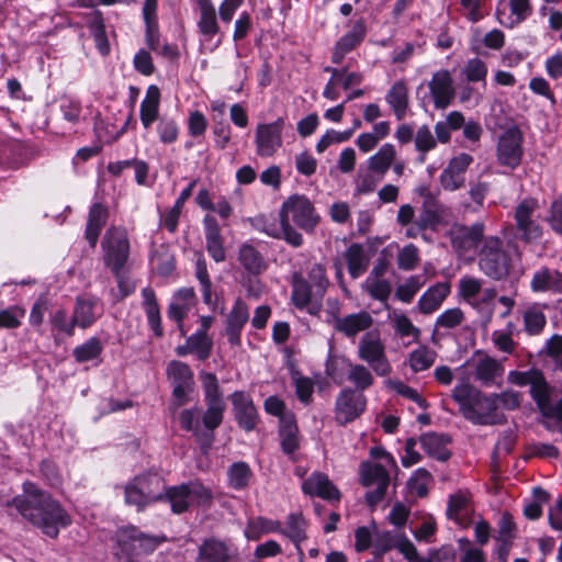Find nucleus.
I'll list each match as a JSON object with an SVG mask.
<instances>
[{
  "label": "nucleus",
  "mask_w": 562,
  "mask_h": 562,
  "mask_svg": "<svg viewBox=\"0 0 562 562\" xmlns=\"http://www.w3.org/2000/svg\"><path fill=\"white\" fill-rule=\"evenodd\" d=\"M236 259L244 273L262 274L268 269L263 255L248 241L238 246Z\"/></svg>",
  "instance_id": "nucleus-23"
},
{
  "label": "nucleus",
  "mask_w": 562,
  "mask_h": 562,
  "mask_svg": "<svg viewBox=\"0 0 562 562\" xmlns=\"http://www.w3.org/2000/svg\"><path fill=\"white\" fill-rule=\"evenodd\" d=\"M284 119L278 117L272 123L259 124L256 131L257 154L260 157L272 156L282 146Z\"/></svg>",
  "instance_id": "nucleus-16"
},
{
  "label": "nucleus",
  "mask_w": 562,
  "mask_h": 562,
  "mask_svg": "<svg viewBox=\"0 0 562 562\" xmlns=\"http://www.w3.org/2000/svg\"><path fill=\"white\" fill-rule=\"evenodd\" d=\"M291 300L295 307L303 310L312 305L311 314L319 311L322 300L329 285L326 269L321 263H313L307 271V278L301 272H294L291 278Z\"/></svg>",
  "instance_id": "nucleus-3"
},
{
  "label": "nucleus",
  "mask_w": 562,
  "mask_h": 562,
  "mask_svg": "<svg viewBox=\"0 0 562 562\" xmlns=\"http://www.w3.org/2000/svg\"><path fill=\"white\" fill-rule=\"evenodd\" d=\"M493 397H495V404L498 407L501 405L506 411H515L521 404V393L512 389L501 393H493Z\"/></svg>",
  "instance_id": "nucleus-61"
},
{
  "label": "nucleus",
  "mask_w": 562,
  "mask_h": 562,
  "mask_svg": "<svg viewBox=\"0 0 562 562\" xmlns=\"http://www.w3.org/2000/svg\"><path fill=\"white\" fill-rule=\"evenodd\" d=\"M142 296L148 325L156 337H161L164 335V330L161 327L160 310L155 291L150 286H146L142 290Z\"/></svg>",
  "instance_id": "nucleus-31"
},
{
  "label": "nucleus",
  "mask_w": 562,
  "mask_h": 562,
  "mask_svg": "<svg viewBox=\"0 0 562 562\" xmlns=\"http://www.w3.org/2000/svg\"><path fill=\"white\" fill-rule=\"evenodd\" d=\"M368 293L378 301H386L391 294V284L385 279L368 277L364 283Z\"/></svg>",
  "instance_id": "nucleus-57"
},
{
  "label": "nucleus",
  "mask_w": 562,
  "mask_h": 562,
  "mask_svg": "<svg viewBox=\"0 0 562 562\" xmlns=\"http://www.w3.org/2000/svg\"><path fill=\"white\" fill-rule=\"evenodd\" d=\"M198 4L200 8L198 27L202 35L211 40L220 32L215 8L211 0H198Z\"/></svg>",
  "instance_id": "nucleus-34"
},
{
  "label": "nucleus",
  "mask_w": 562,
  "mask_h": 562,
  "mask_svg": "<svg viewBox=\"0 0 562 562\" xmlns=\"http://www.w3.org/2000/svg\"><path fill=\"white\" fill-rule=\"evenodd\" d=\"M248 319L249 312L246 303L241 299H237L225 322V336L232 346H240L241 331Z\"/></svg>",
  "instance_id": "nucleus-21"
},
{
  "label": "nucleus",
  "mask_w": 562,
  "mask_h": 562,
  "mask_svg": "<svg viewBox=\"0 0 562 562\" xmlns=\"http://www.w3.org/2000/svg\"><path fill=\"white\" fill-rule=\"evenodd\" d=\"M348 367L349 370L347 373V379L355 385L353 390H357L358 392L362 393L363 391L372 386L374 378L367 367H364L363 364L353 363H349Z\"/></svg>",
  "instance_id": "nucleus-44"
},
{
  "label": "nucleus",
  "mask_w": 562,
  "mask_h": 562,
  "mask_svg": "<svg viewBox=\"0 0 562 562\" xmlns=\"http://www.w3.org/2000/svg\"><path fill=\"white\" fill-rule=\"evenodd\" d=\"M149 504L164 501L165 483L157 474H147L134 479Z\"/></svg>",
  "instance_id": "nucleus-36"
},
{
  "label": "nucleus",
  "mask_w": 562,
  "mask_h": 562,
  "mask_svg": "<svg viewBox=\"0 0 562 562\" xmlns=\"http://www.w3.org/2000/svg\"><path fill=\"white\" fill-rule=\"evenodd\" d=\"M436 144V139L427 125H423L417 130L415 135V147L422 154L419 157L420 162H425L426 153L434 149Z\"/></svg>",
  "instance_id": "nucleus-54"
},
{
  "label": "nucleus",
  "mask_w": 562,
  "mask_h": 562,
  "mask_svg": "<svg viewBox=\"0 0 562 562\" xmlns=\"http://www.w3.org/2000/svg\"><path fill=\"white\" fill-rule=\"evenodd\" d=\"M167 376L171 381L172 396L177 406L188 403L194 386L193 372L190 367L184 362L172 360L167 367Z\"/></svg>",
  "instance_id": "nucleus-15"
},
{
  "label": "nucleus",
  "mask_w": 562,
  "mask_h": 562,
  "mask_svg": "<svg viewBox=\"0 0 562 562\" xmlns=\"http://www.w3.org/2000/svg\"><path fill=\"white\" fill-rule=\"evenodd\" d=\"M103 260L114 276L122 272L130 256L127 233L119 227H111L102 239Z\"/></svg>",
  "instance_id": "nucleus-6"
},
{
  "label": "nucleus",
  "mask_w": 562,
  "mask_h": 562,
  "mask_svg": "<svg viewBox=\"0 0 562 562\" xmlns=\"http://www.w3.org/2000/svg\"><path fill=\"white\" fill-rule=\"evenodd\" d=\"M206 250L216 262H223L226 258L221 228L216 218L206 215L203 220Z\"/></svg>",
  "instance_id": "nucleus-25"
},
{
  "label": "nucleus",
  "mask_w": 562,
  "mask_h": 562,
  "mask_svg": "<svg viewBox=\"0 0 562 562\" xmlns=\"http://www.w3.org/2000/svg\"><path fill=\"white\" fill-rule=\"evenodd\" d=\"M450 294V284L447 282H438L430 286L418 300L417 307L423 314H431L436 312Z\"/></svg>",
  "instance_id": "nucleus-28"
},
{
  "label": "nucleus",
  "mask_w": 562,
  "mask_h": 562,
  "mask_svg": "<svg viewBox=\"0 0 562 562\" xmlns=\"http://www.w3.org/2000/svg\"><path fill=\"white\" fill-rule=\"evenodd\" d=\"M231 400L238 426L247 432L252 431L259 423V415L251 397L243 391H236Z\"/></svg>",
  "instance_id": "nucleus-18"
},
{
  "label": "nucleus",
  "mask_w": 562,
  "mask_h": 562,
  "mask_svg": "<svg viewBox=\"0 0 562 562\" xmlns=\"http://www.w3.org/2000/svg\"><path fill=\"white\" fill-rule=\"evenodd\" d=\"M164 501L170 503L171 510L175 514H182L187 512L191 505L189 494L187 492V485L184 483L178 486L165 488Z\"/></svg>",
  "instance_id": "nucleus-43"
},
{
  "label": "nucleus",
  "mask_w": 562,
  "mask_h": 562,
  "mask_svg": "<svg viewBox=\"0 0 562 562\" xmlns=\"http://www.w3.org/2000/svg\"><path fill=\"white\" fill-rule=\"evenodd\" d=\"M465 319L464 313L459 307H453L442 312L436 319L435 329H452L458 327Z\"/></svg>",
  "instance_id": "nucleus-56"
},
{
  "label": "nucleus",
  "mask_w": 562,
  "mask_h": 562,
  "mask_svg": "<svg viewBox=\"0 0 562 562\" xmlns=\"http://www.w3.org/2000/svg\"><path fill=\"white\" fill-rule=\"evenodd\" d=\"M200 380L204 392L206 411L203 413V424L207 428H218L223 423L226 404L214 373L202 371Z\"/></svg>",
  "instance_id": "nucleus-5"
},
{
  "label": "nucleus",
  "mask_w": 562,
  "mask_h": 562,
  "mask_svg": "<svg viewBox=\"0 0 562 562\" xmlns=\"http://www.w3.org/2000/svg\"><path fill=\"white\" fill-rule=\"evenodd\" d=\"M524 136L516 126L507 128L498 138L496 147L497 162L509 169H516L520 164L524 155L522 148Z\"/></svg>",
  "instance_id": "nucleus-12"
},
{
  "label": "nucleus",
  "mask_w": 562,
  "mask_h": 562,
  "mask_svg": "<svg viewBox=\"0 0 562 562\" xmlns=\"http://www.w3.org/2000/svg\"><path fill=\"white\" fill-rule=\"evenodd\" d=\"M428 88L434 100V105L439 110L448 108L456 97L452 76L446 69L436 71L432 75Z\"/></svg>",
  "instance_id": "nucleus-19"
},
{
  "label": "nucleus",
  "mask_w": 562,
  "mask_h": 562,
  "mask_svg": "<svg viewBox=\"0 0 562 562\" xmlns=\"http://www.w3.org/2000/svg\"><path fill=\"white\" fill-rule=\"evenodd\" d=\"M188 342L192 353L196 355L199 360L204 361L211 356L213 340L207 334L196 331L188 337Z\"/></svg>",
  "instance_id": "nucleus-47"
},
{
  "label": "nucleus",
  "mask_w": 562,
  "mask_h": 562,
  "mask_svg": "<svg viewBox=\"0 0 562 562\" xmlns=\"http://www.w3.org/2000/svg\"><path fill=\"white\" fill-rule=\"evenodd\" d=\"M34 527L53 539H56L61 528L71 524V517L60 503L40 488L33 482L23 484V494L13 497L7 503Z\"/></svg>",
  "instance_id": "nucleus-1"
},
{
  "label": "nucleus",
  "mask_w": 562,
  "mask_h": 562,
  "mask_svg": "<svg viewBox=\"0 0 562 562\" xmlns=\"http://www.w3.org/2000/svg\"><path fill=\"white\" fill-rule=\"evenodd\" d=\"M481 290L482 280L474 277L464 276L460 279L458 284L459 295L473 306L477 305L474 303V299L479 295Z\"/></svg>",
  "instance_id": "nucleus-51"
},
{
  "label": "nucleus",
  "mask_w": 562,
  "mask_h": 562,
  "mask_svg": "<svg viewBox=\"0 0 562 562\" xmlns=\"http://www.w3.org/2000/svg\"><path fill=\"white\" fill-rule=\"evenodd\" d=\"M510 258L503 249V240L497 236L485 237L479 252L481 271L493 280H502L510 270Z\"/></svg>",
  "instance_id": "nucleus-4"
},
{
  "label": "nucleus",
  "mask_w": 562,
  "mask_h": 562,
  "mask_svg": "<svg viewBox=\"0 0 562 562\" xmlns=\"http://www.w3.org/2000/svg\"><path fill=\"white\" fill-rule=\"evenodd\" d=\"M345 259L347 261L348 272L352 279H358L369 267V258L364 247L358 243H353L347 248Z\"/></svg>",
  "instance_id": "nucleus-33"
},
{
  "label": "nucleus",
  "mask_w": 562,
  "mask_h": 562,
  "mask_svg": "<svg viewBox=\"0 0 562 562\" xmlns=\"http://www.w3.org/2000/svg\"><path fill=\"white\" fill-rule=\"evenodd\" d=\"M395 156V147L392 144H384L376 154L369 158L368 167L373 172L384 176L394 161Z\"/></svg>",
  "instance_id": "nucleus-42"
},
{
  "label": "nucleus",
  "mask_w": 562,
  "mask_h": 562,
  "mask_svg": "<svg viewBox=\"0 0 562 562\" xmlns=\"http://www.w3.org/2000/svg\"><path fill=\"white\" fill-rule=\"evenodd\" d=\"M529 386L530 396L535 401L538 408L543 406V404L550 400L551 387L541 371H539L536 378H533Z\"/></svg>",
  "instance_id": "nucleus-50"
},
{
  "label": "nucleus",
  "mask_w": 562,
  "mask_h": 562,
  "mask_svg": "<svg viewBox=\"0 0 562 562\" xmlns=\"http://www.w3.org/2000/svg\"><path fill=\"white\" fill-rule=\"evenodd\" d=\"M361 484L366 487L375 486L366 493L368 506L374 508L384 497L390 485V474L380 463L363 461L359 469Z\"/></svg>",
  "instance_id": "nucleus-8"
},
{
  "label": "nucleus",
  "mask_w": 562,
  "mask_h": 562,
  "mask_svg": "<svg viewBox=\"0 0 562 562\" xmlns=\"http://www.w3.org/2000/svg\"><path fill=\"white\" fill-rule=\"evenodd\" d=\"M335 304L336 312H331V319H328V323L331 324L338 333L344 334L348 338H352L372 326L373 318L368 312L362 311L340 317L338 301H335Z\"/></svg>",
  "instance_id": "nucleus-17"
},
{
  "label": "nucleus",
  "mask_w": 562,
  "mask_h": 562,
  "mask_svg": "<svg viewBox=\"0 0 562 562\" xmlns=\"http://www.w3.org/2000/svg\"><path fill=\"white\" fill-rule=\"evenodd\" d=\"M419 262V251L414 244L404 246L397 255V267L402 270H413Z\"/></svg>",
  "instance_id": "nucleus-58"
},
{
  "label": "nucleus",
  "mask_w": 562,
  "mask_h": 562,
  "mask_svg": "<svg viewBox=\"0 0 562 562\" xmlns=\"http://www.w3.org/2000/svg\"><path fill=\"white\" fill-rule=\"evenodd\" d=\"M366 36V26L362 21H358L353 24L352 29L346 33L339 41L336 43L338 48H341L342 52H351L356 48Z\"/></svg>",
  "instance_id": "nucleus-49"
},
{
  "label": "nucleus",
  "mask_w": 562,
  "mask_h": 562,
  "mask_svg": "<svg viewBox=\"0 0 562 562\" xmlns=\"http://www.w3.org/2000/svg\"><path fill=\"white\" fill-rule=\"evenodd\" d=\"M468 364L472 367L474 380L481 385L486 387L502 386L505 368L497 359L477 352V358H473Z\"/></svg>",
  "instance_id": "nucleus-14"
},
{
  "label": "nucleus",
  "mask_w": 562,
  "mask_h": 562,
  "mask_svg": "<svg viewBox=\"0 0 562 562\" xmlns=\"http://www.w3.org/2000/svg\"><path fill=\"white\" fill-rule=\"evenodd\" d=\"M157 133L160 142L164 144H172L178 138L179 127L175 120L164 116L158 122Z\"/></svg>",
  "instance_id": "nucleus-60"
},
{
  "label": "nucleus",
  "mask_w": 562,
  "mask_h": 562,
  "mask_svg": "<svg viewBox=\"0 0 562 562\" xmlns=\"http://www.w3.org/2000/svg\"><path fill=\"white\" fill-rule=\"evenodd\" d=\"M184 484L187 485V492L189 494L191 505H202L211 501L212 493L203 484L199 482H189Z\"/></svg>",
  "instance_id": "nucleus-63"
},
{
  "label": "nucleus",
  "mask_w": 562,
  "mask_h": 562,
  "mask_svg": "<svg viewBox=\"0 0 562 562\" xmlns=\"http://www.w3.org/2000/svg\"><path fill=\"white\" fill-rule=\"evenodd\" d=\"M302 490L305 494L316 495L327 501H338L340 493L324 473H313L302 483Z\"/></svg>",
  "instance_id": "nucleus-24"
},
{
  "label": "nucleus",
  "mask_w": 562,
  "mask_h": 562,
  "mask_svg": "<svg viewBox=\"0 0 562 562\" xmlns=\"http://www.w3.org/2000/svg\"><path fill=\"white\" fill-rule=\"evenodd\" d=\"M95 307L97 299L77 297L74 310L77 326L81 328L90 327L97 319Z\"/></svg>",
  "instance_id": "nucleus-39"
},
{
  "label": "nucleus",
  "mask_w": 562,
  "mask_h": 562,
  "mask_svg": "<svg viewBox=\"0 0 562 562\" xmlns=\"http://www.w3.org/2000/svg\"><path fill=\"white\" fill-rule=\"evenodd\" d=\"M539 209V202L535 198L522 199L514 209V220L519 239L529 244L542 236L541 225L533 218Z\"/></svg>",
  "instance_id": "nucleus-9"
},
{
  "label": "nucleus",
  "mask_w": 562,
  "mask_h": 562,
  "mask_svg": "<svg viewBox=\"0 0 562 562\" xmlns=\"http://www.w3.org/2000/svg\"><path fill=\"white\" fill-rule=\"evenodd\" d=\"M109 210L101 203H93L89 210L85 237L91 247H95L100 233L105 226Z\"/></svg>",
  "instance_id": "nucleus-27"
},
{
  "label": "nucleus",
  "mask_w": 562,
  "mask_h": 562,
  "mask_svg": "<svg viewBox=\"0 0 562 562\" xmlns=\"http://www.w3.org/2000/svg\"><path fill=\"white\" fill-rule=\"evenodd\" d=\"M280 218L292 221L305 232L314 231L319 222L313 203L303 194H293L282 203Z\"/></svg>",
  "instance_id": "nucleus-7"
},
{
  "label": "nucleus",
  "mask_w": 562,
  "mask_h": 562,
  "mask_svg": "<svg viewBox=\"0 0 562 562\" xmlns=\"http://www.w3.org/2000/svg\"><path fill=\"white\" fill-rule=\"evenodd\" d=\"M484 224L474 223L471 226H459L451 232L452 247L459 252L475 250L480 244L483 245Z\"/></svg>",
  "instance_id": "nucleus-20"
},
{
  "label": "nucleus",
  "mask_w": 562,
  "mask_h": 562,
  "mask_svg": "<svg viewBox=\"0 0 562 562\" xmlns=\"http://www.w3.org/2000/svg\"><path fill=\"white\" fill-rule=\"evenodd\" d=\"M425 284V277L416 274L409 277L403 284L396 289V296L404 303H409L415 294Z\"/></svg>",
  "instance_id": "nucleus-53"
},
{
  "label": "nucleus",
  "mask_w": 562,
  "mask_h": 562,
  "mask_svg": "<svg viewBox=\"0 0 562 562\" xmlns=\"http://www.w3.org/2000/svg\"><path fill=\"white\" fill-rule=\"evenodd\" d=\"M367 408V397L363 393L351 387H344L335 402V420L340 426H346L359 418Z\"/></svg>",
  "instance_id": "nucleus-11"
},
{
  "label": "nucleus",
  "mask_w": 562,
  "mask_h": 562,
  "mask_svg": "<svg viewBox=\"0 0 562 562\" xmlns=\"http://www.w3.org/2000/svg\"><path fill=\"white\" fill-rule=\"evenodd\" d=\"M353 134V130L337 132L334 130L327 131L317 142L316 151L324 153L331 144L347 142Z\"/></svg>",
  "instance_id": "nucleus-59"
},
{
  "label": "nucleus",
  "mask_w": 562,
  "mask_h": 562,
  "mask_svg": "<svg viewBox=\"0 0 562 562\" xmlns=\"http://www.w3.org/2000/svg\"><path fill=\"white\" fill-rule=\"evenodd\" d=\"M463 74L469 82H486L487 66L480 58L469 59L463 68Z\"/></svg>",
  "instance_id": "nucleus-55"
},
{
  "label": "nucleus",
  "mask_w": 562,
  "mask_h": 562,
  "mask_svg": "<svg viewBox=\"0 0 562 562\" xmlns=\"http://www.w3.org/2000/svg\"><path fill=\"white\" fill-rule=\"evenodd\" d=\"M547 222L555 234L562 235V193L552 202Z\"/></svg>",
  "instance_id": "nucleus-64"
},
{
  "label": "nucleus",
  "mask_w": 562,
  "mask_h": 562,
  "mask_svg": "<svg viewBox=\"0 0 562 562\" xmlns=\"http://www.w3.org/2000/svg\"><path fill=\"white\" fill-rule=\"evenodd\" d=\"M450 443L451 437L447 434L426 432L420 436V445L425 452L441 462L451 457V451L448 449Z\"/></svg>",
  "instance_id": "nucleus-26"
},
{
  "label": "nucleus",
  "mask_w": 562,
  "mask_h": 562,
  "mask_svg": "<svg viewBox=\"0 0 562 562\" xmlns=\"http://www.w3.org/2000/svg\"><path fill=\"white\" fill-rule=\"evenodd\" d=\"M530 289L535 293L562 294V272L547 266L540 267L532 273Z\"/></svg>",
  "instance_id": "nucleus-22"
},
{
  "label": "nucleus",
  "mask_w": 562,
  "mask_h": 562,
  "mask_svg": "<svg viewBox=\"0 0 562 562\" xmlns=\"http://www.w3.org/2000/svg\"><path fill=\"white\" fill-rule=\"evenodd\" d=\"M202 409L198 406L186 408L179 415L182 429L192 432L203 454H207L215 439L214 430L207 428L202 420Z\"/></svg>",
  "instance_id": "nucleus-13"
},
{
  "label": "nucleus",
  "mask_w": 562,
  "mask_h": 562,
  "mask_svg": "<svg viewBox=\"0 0 562 562\" xmlns=\"http://www.w3.org/2000/svg\"><path fill=\"white\" fill-rule=\"evenodd\" d=\"M437 353L428 347H419L413 350L409 355V364L414 372H420L429 369L435 360Z\"/></svg>",
  "instance_id": "nucleus-48"
},
{
  "label": "nucleus",
  "mask_w": 562,
  "mask_h": 562,
  "mask_svg": "<svg viewBox=\"0 0 562 562\" xmlns=\"http://www.w3.org/2000/svg\"><path fill=\"white\" fill-rule=\"evenodd\" d=\"M386 102L393 109L397 120H402L408 108V88L403 81H396L385 95Z\"/></svg>",
  "instance_id": "nucleus-35"
},
{
  "label": "nucleus",
  "mask_w": 562,
  "mask_h": 562,
  "mask_svg": "<svg viewBox=\"0 0 562 562\" xmlns=\"http://www.w3.org/2000/svg\"><path fill=\"white\" fill-rule=\"evenodd\" d=\"M101 351V341L95 337H91L86 342L74 349V357L77 362H87L98 358Z\"/></svg>",
  "instance_id": "nucleus-52"
},
{
  "label": "nucleus",
  "mask_w": 562,
  "mask_h": 562,
  "mask_svg": "<svg viewBox=\"0 0 562 562\" xmlns=\"http://www.w3.org/2000/svg\"><path fill=\"white\" fill-rule=\"evenodd\" d=\"M160 90L151 85L146 91V95L140 103L139 116L145 128H149L159 115Z\"/></svg>",
  "instance_id": "nucleus-30"
},
{
  "label": "nucleus",
  "mask_w": 562,
  "mask_h": 562,
  "mask_svg": "<svg viewBox=\"0 0 562 562\" xmlns=\"http://www.w3.org/2000/svg\"><path fill=\"white\" fill-rule=\"evenodd\" d=\"M195 277L201 284L203 302L210 306L214 305L212 297V281L207 272L206 261L202 254H199L195 261Z\"/></svg>",
  "instance_id": "nucleus-45"
},
{
  "label": "nucleus",
  "mask_w": 562,
  "mask_h": 562,
  "mask_svg": "<svg viewBox=\"0 0 562 562\" xmlns=\"http://www.w3.org/2000/svg\"><path fill=\"white\" fill-rule=\"evenodd\" d=\"M306 520L302 514H290L286 519V527L282 531L288 536L297 547L300 542L306 539Z\"/></svg>",
  "instance_id": "nucleus-46"
},
{
  "label": "nucleus",
  "mask_w": 562,
  "mask_h": 562,
  "mask_svg": "<svg viewBox=\"0 0 562 562\" xmlns=\"http://www.w3.org/2000/svg\"><path fill=\"white\" fill-rule=\"evenodd\" d=\"M358 357L380 376H386L392 372V367L385 355V347L379 336L372 333H367L360 339Z\"/></svg>",
  "instance_id": "nucleus-10"
},
{
  "label": "nucleus",
  "mask_w": 562,
  "mask_h": 562,
  "mask_svg": "<svg viewBox=\"0 0 562 562\" xmlns=\"http://www.w3.org/2000/svg\"><path fill=\"white\" fill-rule=\"evenodd\" d=\"M524 330L529 336L540 335L546 325L547 317L539 305L533 304L528 306L522 313Z\"/></svg>",
  "instance_id": "nucleus-41"
},
{
  "label": "nucleus",
  "mask_w": 562,
  "mask_h": 562,
  "mask_svg": "<svg viewBox=\"0 0 562 562\" xmlns=\"http://www.w3.org/2000/svg\"><path fill=\"white\" fill-rule=\"evenodd\" d=\"M229 548L221 540L206 539L199 548V562H228Z\"/></svg>",
  "instance_id": "nucleus-32"
},
{
  "label": "nucleus",
  "mask_w": 562,
  "mask_h": 562,
  "mask_svg": "<svg viewBox=\"0 0 562 562\" xmlns=\"http://www.w3.org/2000/svg\"><path fill=\"white\" fill-rule=\"evenodd\" d=\"M468 499L462 494L450 495L448 507H447V516L450 519H453L458 524H461L462 518L465 514Z\"/></svg>",
  "instance_id": "nucleus-62"
},
{
  "label": "nucleus",
  "mask_w": 562,
  "mask_h": 562,
  "mask_svg": "<svg viewBox=\"0 0 562 562\" xmlns=\"http://www.w3.org/2000/svg\"><path fill=\"white\" fill-rule=\"evenodd\" d=\"M459 413L473 425L496 426L507 423V416L498 409L493 393L486 394L467 379H460L451 391Z\"/></svg>",
  "instance_id": "nucleus-2"
},
{
  "label": "nucleus",
  "mask_w": 562,
  "mask_h": 562,
  "mask_svg": "<svg viewBox=\"0 0 562 562\" xmlns=\"http://www.w3.org/2000/svg\"><path fill=\"white\" fill-rule=\"evenodd\" d=\"M139 530L136 527L130 526L124 527L117 531V547L122 554L131 560L134 557H138V541Z\"/></svg>",
  "instance_id": "nucleus-40"
},
{
  "label": "nucleus",
  "mask_w": 562,
  "mask_h": 562,
  "mask_svg": "<svg viewBox=\"0 0 562 562\" xmlns=\"http://www.w3.org/2000/svg\"><path fill=\"white\" fill-rule=\"evenodd\" d=\"M299 429L294 417H281L279 436L281 449L285 454H292L299 448Z\"/></svg>",
  "instance_id": "nucleus-37"
},
{
  "label": "nucleus",
  "mask_w": 562,
  "mask_h": 562,
  "mask_svg": "<svg viewBox=\"0 0 562 562\" xmlns=\"http://www.w3.org/2000/svg\"><path fill=\"white\" fill-rule=\"evenodd\" d=\"M252 476V470L249 464L244 461L234 462L227 470L228 486L236 491L247 488Z\"/></svg>",
  "instance_id": "nucleus-38"
},
{
  "label": "nucleus",
  "mask_w": 562,
  "mask_h": 562,
  "mask_svg": "<svg viewBox=\"0 0 562 562\" xmlns=\"http://www.w3.org/2000/svg\"><path fill=\"white\" fill-rule=\"evenodd\" d=\"M441 205L431 193H427L415 221L418 222L422 228L436 231L441 224Z\"/></svg>",
  "instance_id": "nucleus-29"
}]
</instances>
